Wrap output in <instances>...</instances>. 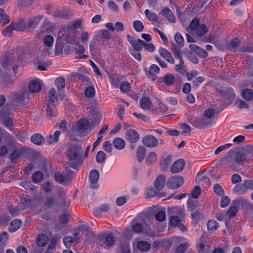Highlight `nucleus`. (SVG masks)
<instances>
[{
    "label": "nucleus",
    "instance_id": "1",
    "mask_svg": "<svg viewBox=\"0 0 253 253\" xmlns=\"http://www.w3.org/2000/svg\"><path fill=\"white\" fill-rule=\"evenodd\" d=\"M23 59L22 52L19 50L14 51L4 57L0 63L4 70H12L14 73L16 74Z\"/></svg>",
    "mask_w": 253,
    "mask_h": 253
},
{
    "label": "nucleus",
    "instance_id": "2",
    "mask_svg": "<svg viewBox=\"0 0 253 253\" xmlns=\"http://www.w3.org/2000/svg\"><path fill=\"white\" fill-rule=\"evenodd\" d=\"M83 154V151L81 146L73 145L70 146L66 151L68 164L74 169H78L82 164Z\"/></svg>",
    "mask_w": 253,
    "mask_h": 253
},
{
    "label": "nucleus",
    "instance_id": "3",
    "mask_svg": "<svg viewBox=\"0 0 253 253\" xmlns=\"http://www.w3.org/2000/svg\"><path fill=\"white\" fill-rule=\"evenodd\" d=\"M169 223L172 226L177 227L182 231L186 230V227L181 223V218L183 216V210L179 207L169 208Z\"/></svg>",
    "mask_w": 253,
    "mask_h": 253
},
{
    "label": "nucleus",
    "instance_id": "4",
    "mask_svg": "<svg viewBox=\"0 0 253 253\" xmlns=\"http://www.w3.org/2000/svg\"><path fill=\"white\" fill-rule=\"evenodd\" d=\"M184 183L182 177L175 175L170 178L167 182V186L171 189H176L181 186Z\"/></svg>",
    "mask_w": 253,
    "mask_h": 253
},
{
    "label": "nucleus",
    "instance_id": "5",
    "mask_svg": "<svg viewBox=\"0 0 253 253\" xmlns=\"http://www.w3.org/2000/svg\"><path fill=\"white\" fill-rule=\"evenodd\" d=\"M230 154L234 157L235 161L238 165L246 161L247 157L241 148L230 150Z\"/></svg>",
    "mask_w": 253,
    "mask_h": 253
},
{
    "label": "nucleus",
    "instance_id": "6",
    "mask_svg": "<svg viewBox=\"0 0 253 253\" xmlns=\"http://www.w3.org/2000/svg\"><path fill=\"white\" fill-rule=\"evenodd\" d=\"M142 142L145 146L149 148L156 147L159 144L158 140L152 135H148L143 137Z\"/></svg>",
    "mask_w": 253,
    "mask_h": 253
},
{
    "label": "nucleus",
    "instance_id": "7",
    "mask_svg": "<svg viewBox=\"0 0 253 253\" xmlns=\"http://www.w3.org/2000/svg\"><path fill=\"white\" fill-rule=\"evenodd\" d=\"M127 38L132 47V48H130L129 50H141L142 49L143 43H144L143 41L139 39L136 40L129 35H127Z\"/></svg>",
    "mask_w": 253,
    "mask_h": 253
},
{
    "label": "nucleus",
    "instance_id": "8",
    "mask_svg": "<svg viewBox=\"0 0 253 253\" xmlns=\"http://www.w3.org/2000/svg\"><path fill=\"white\" fill-rule=\"evenodd\" d=\"M4 109L0 111V121L2 124L10 130H11L13 126V122L12 118H6V115L4 112Z\"/></svg>",
    "mask_w": 253,
    "mask_h": 253
},
{
    "label": "nucleus",
    "instance_id": "9",
    "mask_svg": "<svg viewBox=\"0 0 253 253\" xmlns=\"http://www.w3.org/2000/svg\"><path fill=\"white\" fill-rule=\"evenodd\" d=\"M125 138L127 141L130 143H134L138 141L139 135L135 130L129 129L126 131Z\"/></svg>",
    "mask_w": 253,
    "mask_h": 253
},
{
    "label": "nucleus",
    "instance_id": "10",
    "mask_svg": "<svg viewBox=\"0 0 253 253\" xmlns=\"http://www.w3.org/2000/svg\"><path fill=\"white\" fill-rule=\"evenodd\" d=\"M132 231L136 234L148 233L150 230V227L146 225L145 227L141 223L136 222L131 227Z\"/></svg>",
    "mask_w": 253,
    "mask_h": 253
},
{
    "label": "nucleus",
    "instance_id": "11",
    "mask_svg": "<svg viewBox=\"0 0 253 253\" xmlns=\"http://www.w3.org/2000/svg\"><path fill=\"white\" fill-rule=\"evenodd\" d=\"M90 186L92 188L97 189L98 187L97 181L99 178V173L96 169L92 170L89 173Z\"/></svg>",
    "mask_w": 253,
    "mask_h": 253
},
{
    "label": "nucleus",
    "instance_id": "12",
    "mask_svg": "<svg viewBox=\"0 0 253 253\" xmlns=\"http://www.w3.org/2000/svg\"><path fill=\"white\" fill-rule=\"evenodd\" d=\"M43 16L42 14L37 15L28 20L27 27L29 29H34L39 24Z\"/></svg>",
    "mask_w": 253,
    "mask_h": 253
},
{
    "label": "nucleus",
    "instance_id": "13",
    "mask_svg": "<svg viewBox=\"0 0 253 253\" xmlns=\"http://www.w3.org/2000/svg\"><path fill=\"white\" fill-rule=\"evenodd\" d=\"M211 124V122L209 120L206 118L201 117L195 119L193 125L198 128L202 129Z\"/></svg>",
    "mask_w": 253,
    "mask_h": 253
},
{
    "label": "nucleus",
    "instance_id": "14",
    "mask_svg": "<svg viewBox=\"0 0 253 253\" xmlns=\"http://www.w3.org/2000/svg\"><path fill=\"white\" fill-rule=\"evenodd\" d=\"M189 48L192 52L194 53L200 57L205 58L208 55V53L206 51L196 44H190Z\"/></svg>",
    "mask_w": 253,
    "mask_h": 253
},
{
    "label": "nucleus",
    "instance_id": "15",
    "mask_svg": "<svg viewBox=\"0 0 253 253\" xmlns=\"http://www.w3.org/2000/svg\"><path fill=\"white\" fill-rule=\"evenodd\" d=\"M89 123L86 119H80L77 124V130L81 134H83L89 127Z\"/></svg>",
    "mask_w": 253,
    "mask_h": 253
},
{
    "label": "nucleus",
    "instance_id": "16",
    "mask_svg": "<svg viewBox=\"0 0 253 253\" xmlns=\"http://www.w3.org/2000/svg\"><path fill=\"white\" fill-rule=\"evenodd\" d=\"M234 157L230 154V151H229L226 156L223 158L222 161L225 166L230 167L232 169L236 168V165H238L235 162Z\"/></svg>",
    "mask_w": 253,
    "mask_h": 253
},
{
    "label": "nucleus",
    "instance_id": "17",
    "mask_svg": "<svg viewBox=\"0 0 253 253\" xmlns=\"http://www.w3.org/2000/svg\"><path fill=\"white\" fill-rule=\"evenodd\" d=\"M185 163L182 159L175 161L170 168V171L172 173H176L181 171L184 168Z\"/></svg>",
    "mask_w": 253,
    "mask_h": 253
},
{
    "label": "nucleus",
    "instance_id": "18",
    "mask_svg": "<svg viewBox=\"0 0 253 253\" xmlns=\"http://www.w3.org/2000/svg\"><path fill=\"white\" fill-rule=\"evenodd\" d=\"M160 14L165 17L171 23H175L176 18L172 11L168 7H165L160 12Z\"/></svg>",
    "mask_w": 253,
    "mask_h": 253
},
{
    "label": "nucleus",
    "instance_id": "19",
    "mask_svg": "<svg viewBox=\"0 0 253 253\" xmlns=\"http://www.w3.org/2000/svg\"><path fill=\"white\" fill-rule=\"evenodd\" d=\"M29 93L27 90H24L21 92L16 93L13 96V100L20 104L22 103L25 99L29 98Z\"/></svg>",
    "mask_w": 253,
    "mask_h": 253
},
{
    "label": "nucleus",
    "instance_id": "20",
    "mask_svg": "<svg viewBox=\"0 0 253 253\" xmlns=\"http://www.w3.org/2000/svg\"><path fill=\"white\" fill-rule=\"evenodd\" d=\"M160 54L165 58L168 62L171 64H174L175 62L174 59L172 56L171 53L167 49L161 47L159 49Z\"/></svg>",
    "mask_w": 253,
    "mask_h": 253
},
{
    "label": "nucleus",
    "instance_id": "21",
    "mask_svg": "<svg viewBox=\"0 0 253 253\" xmlns=\"http://www.w3.org/2000/svg\"><path fill=\"white\" fill-rule=\"evenodd\" d=\"M28 88L31 92L37 93L41 90L42 85L39 81L34 80L30 82Z\"/></svg>",
    "mask_w": 253,
    "mask_h": 253
},
{
    "label": "nucleus",
    "instance_id": "22",
    "mask_svg": "<svg viewBox=\"0 0 253 253\" xmlns=\"http://www.w3.org/2000/svg\"><path fill=\"white\" fill-rule=\"evenodd\" d=\"M25 149L23 147L17 148L15 149L10 154V159L11 162H15L19 158L23 155L25 151Z\"/></svg>",
    "mask_w": 253,
    "mask_h": 253
},
{
    "label": "nucleus",
    "instance_id": "23",
    "mask_svg": "<svg viewBox=\"0 0 253 253\" xmlns=\"http://www.w3.org/2000/svg\"><path fill=\"white\" fill-rule=\"evenodd\" d=\"M166 176L161 174L159 175L155 181V186L158 191L162 190L165 185Z\"/></svg>",
    "mask_w": 253,
    "mask_h": 253
},
{
    "label": "nucleus",
    "instance_id": "24",
    "mask_svg": "<svg viewBox=\"0 0 253 253\" xmlns=\"http://www.w3.org/2000/svg\"><path fill=\"white\" fill-rule=\"evenodd\" d=\"M135 245L140 251L147 252L150 249L151 245L147 241H135Z\"/></svg>",
    "mask_w": 253,
    "mask_h": 253
},
{
    "label": "nucleus",
    "instance_id": "25",
    "mask_svg": "<svg viewBox=\"0 0 253 253\" xmlns=\"http://www.w3.org/2000/svg\"><path fill=\"white\" fill-rule=\"evenodd\" d=\"M171 51L175 56V57L180 60H183L182 51L181 48L182 47L179 46L174 43L172 44Z\"/></svg>",
    "mask_w": 253,
    "mask_h": 253
},
{
    "label": "nucleus",
    "instance_id": "26",
    "mask_svg": "<svg viewBox=\"0 0 253 253\" xmlns=\"http://www.w3.org/2000/svg\"><path fill=\"white\" fill-rule=\"evenodd\" d=\"M247 192L245 183L237 184L233 189V192L236 194H243Z\"/></svg>",
    "mask_w": 253,
    "mask_h": 253
},
{
    "label": "nucleus",
    "instance_id": "27",
    "mask_svg": "<svg viewBox=\"0 0 253 253\" xmlns=\"http://www.w3.org/2000/svg\"><path fill=\"white\" fill-rule=\"evenodd\" d=\"M100 242H101L100 244L101 245H103V244H104L107 247H109L114 244L115 239L112 234H108L102 241Z\"/></svg>",
    "mask_w": 253,
    "mask_h": 253
},
{
    "label": "nucleus",
    "instance_id": "28",
    "mask_svg": "<svg viewBox=\"0 0 253 253\" xmlns=\"http://www.w3.org/2000/svg\"><path fill=\"white\" fill-rule=\"evenodd\" d=\"M31 140L33 143L41 145L45 141V139L41 134L36 133L32 136Z\"/></svg>",
    "mask_w": 253,
    "mask_h": 253
},
{
    "label": "nucleus",
    "instance_id": "29",
    "mask_svg": "<svg viewBox=\"0 0 253 253\" xmlns=\"http://www.w3.org/2000/svg\"><path fill=\"white\" fill-rule=\"evenodd\" d=\"M113 145L116 149L122 150L125 147L126 142L122 138L117 137L114 139Z\"/></svg>",
    "mask_w": 253,
    "mask_h": 253
},
{
    "label": "nucleus",
    "instance_id": "30",
    "mask_svg": "<svg viewBox=\"0 0 253 253\" xmlns=\"http://www.w3.org/2000/svg\"><path fill=\"white\" fill-rule=\"evenodd\" d=\"M151 104V102L148 97H144L140 100V106L144 110L150 109Z\"/></svg>",
    "mask_w": 253,
    "mask_h": 253
},
{
    "label": "nucleus",
    "instance_id": "31",
    "mask_svg": "<svg viewBox=\"0 0 253 253\" xmlns=\"http://www.w3.org/2000/svg\"><path fill=\"white\" fill-rule=\"evenodd\" d=\"M196 180L202 186L208 185L210 183V180L209 177L203 174L198 175L196 178Z\"/></svg>",
    "mask_w": 253,
    "mask_h": 253
},
{
    "label": "nucleus",
    "instance_id": "32",
    "mask_svg": "<svg viewBox=\"0 0 253 253\" xmlns=\"http://www.w3.org/2000/svg\"><path fill=\"white\" fill-rule=\"evenodd\" d=\"M198 246L199 253H209L211 251L210 245L207 244L206 242L201 241L200 243L198 244Z\"/></svg>",
    "mask_w": 253,
    "mask_h": 253
},
{
    "label": "nucleus",
    "instance_id": "33",
    "mask_svg": "<svg viewBox=\"0 0 253 253\" xmlns=\"http://www.w3.org/2000/svg\"><path fill=\"white\" fill-rule=\"evenodd\" d=\"M22 222L20 220L16 219L13 220L10 223L8 230L10 232H14L17 231L21 226Z\"/></svg>",
    "mask_w": 253,
    "mask_h": 253
},
{
    "label": "nucleus",
    "instance_id": "34",
    "mask_svg": "<svg viewBox=\"0 0 253 253\" xmlns=\"http://www.w3.org/2000/svg\"><path fill=\"white\" fill-rule=\"evenodd\" d=\"M164 83L168 86L172 85L175 82V77L171 74H167L163 78Z\"/></svg>",
    "mask_w": 253,
    "mask_h": 253
},
{
    "label": "nucleus",
    "instance_id": "35",
    "mask_svg": "<svg viewBox=\"0 0 253 253\" xmlns=\"http://www.w3.org/2000/svg\"><path fill=\"white\" fill-rule=\"evenodd\" d=\"M145 154H146V148L142 146H139L137 148V151H136V157H137V160L139 162H141L143 160V159H144Z\"/></svg>",
    "mask_w": 253,
    "mask_h": 253
},
{
    "label": "nucleus",
    "instance_id": "36",
    "mask_svg": "<svg viewBox=\"0 0 253 253\" xmlns=\"http://www.w3.org/2000/svg\"><path fill=\"white\" fill-rule=\"evenodd\" d=\"M46 108V115L48 118H50L55 116L56 112L55 104H47Z\"/></svg>",
    "mask_w": 253,
    "mask_h": 253
},
{
    "label": "nucleus",
    "instance_id": "37",
    "mask_svg": "<svg viewBox=\"0 0 253 253\" xmlns=\"http://www.w3.org/2000/svg\"><path fill=\"white\" fill-rule=\"evenodd\" d=\"M157 154L156 152H152L149 153L146 156V163L147 165H150L157 161Z\"/></svg>",
    "mask_w": 253,
    "mask_h": 253
},
{
    "label": "nucleus",
    "instance_id": "38",
    "mask_svg": "<svg viewBox=\"0 0 253 253\" xmlns=\"http://www.w3.org/2000/svg\"><path fill=\"white\" fill-rule=\"evenodd\" d=\"M144 13L149 21L153 23L158 22V16L156 13L151 12L149 9L145 10Z\"/></svg>",
    "mask_w": 253,
    "mask_h": 253
},
{
    "label": "nucleus",
    "instance_id": "39",
    "mask_svg": "<svg viewBox=\"0 0 253 253\" xmlns=\"http://www.w3.org/2000/svg\"><path fill=\"white\" fill-rule=\"evenodd\" d=\"M47 237L44 234L39 235L37 239V244L39 247H44L47 243Z\"/></svg>",
    "mask_w": 253,
    "mask_h": 253
},
{
    "label": "nucleus",
    "instance_id": "40",
    "mask_svg": "<svg viewBox=\"0 0 253 253\" xmlns=\"http://www.w3.org/2000/svg\"><path fill=\"white\" fill-rule=\"evenodd\" d=\"M49 103L48 104H55V102L57 101V96L56 90L54 88H52L49 92Z\"/></svg>",
    "mask_w": 253,
    "mask_h": 253
},
{
    "label": "nucleus",
    "instance_id": "41",
    "mask_svg": "<svg viewBox=\"0 0 253 253\" xmlns=\"http://www.w3.org/2000/svg\"><path fill=\"white\" fill-rule=\"evenodd\" d=\"M60 134L61 132L60 131H56L53 136L50 135L47 137L46 140L47 142L49 144L57 143L58 141V137Z\"/></svg>",
    "mask_w": 253,
    "mask_h": 253
},
{
    "label": "nucleus",
    "instance_id": "42",
    "mask_svg": "<svg viewBox=\"0 0 253 253\" xmlns=\"http://www.w3.org/2000/svg\"><path fill=\"white\" fill-rule=\"evenodd\" d=\"M14 30L17 31H24L26 29L24 20L22 19L16 23H12Z\"/></svg>",
    "mask_w": 253,
    "mask_h": 253
},
{
    "label": "nucleus",
    "instance_id": "43",
    "mask_svg": "<svg viewBox=\"0 0 253 253\" xmlns=\"http://www.w3.org/2000/svg\"><path fill=\"white\" fill-rule=\"evenodd\" d=\"M172 156L171 155L168 156L161 163V167L163 170H166L168 169L172 161Z\"/></svg>",
    "mask_w": 253,
    "mask_h": 253
},
{
    "label": "nucleus",
    "instance_id": "44",
    "mask_svg": "<svg viewBox=\"0 0 253 253\" xmlns=\"http://www.w3.org/2000/svg\"><path fill=\"white\" fill-rule=\"evenodd\" d=\"M242 96L246 100H251L253 97V92L251 89H245L242 92Z\"/></svg>",
    "mask_w": 253,
    "mask_h": 253
},
{
    "label": "nucleus",
    "instance_id": "45",
    "mask_svg": "<svg viewBox=\"0 0 253 253\" xmlns=\"http://www.w3.org/2000/svg\"><path fill=\"white\" fill-rule=\"evenodd\" d=\"M54 178L57 182L61 184L66 183L68 180L67 177L65 176L60 172L55 173L54 174Z\"/></svg>",
    "mask_w": 253,
    "mask_h": 253
},
{
    "label": "nucleus",
    "instance_id": "46",
    "mask_svg": "<svg viewBox=\"0 0 253 253\" xmlns=\"http://www.w3.org/2000/svg\"><path fill=\"white\" fill-rule=\"evenodd\" d=\"M179 61L180 63L178 65H175V69L177 72L182 75H185L186 73H187V71L184 66V60H180Z\"/></svg>",
    "mask_w": 253,
    "mask_h": 253
},
{
    "label": "nucleus",
    "instance_id": "47",
    "mask_svg": "<svg viewBox=\"0 0 253 253\" xmlns=\"http://www.w3.org/2000/svg\"><path fill=\"white\" fill-rule=\"evenodd\" d=\"M196 33L198 36L201 37L208 32V28L204 24L200 25L195 30Z\"/></svg>",
    "mask_w": 253,
    "mask_h": 253
},
{
    "label": "nucleus",
    "instance_id": "48",
    "mask_svg": "<svg viewBox=\"0 0 253 253\" xmlns=\"http://www.w3.org/2000/svg\"><path fill=\"white\" fill-rule=\"evenodd\" d=\"M43 42L44 45L47 47H50L52 46L53 42H54V38L53 37L49 35L45 36L43 40Z\"/></svg>",
    "mask_w": 253,
    "mask_h": 253
},
{
    "label": "nucleus",
    "instance_id": "49",
    "mask_svg": "<svg viewBox=\"0 0 253 253\" xmlns=\"http://www.w3.org/2000/svg\"><path fill=\"white\" fill-rule=\"evenodd\" d=\"M9 22V19L4 10L0 8V23L2 25H5Z\"/></svg>",
    "mask_w": 253,
    "mask_h": 253
},
{
    "label": "nucleus",
    "instance_id": "50",
    "mask_svg": "<svg viewBox=\"0 0 253 253\" xmlns=\"http://www.w3.org/2000/svg\"><path fill=\"white\" fill-rule=\"evenodd\" d=\"M218 223L214 220H210L207 223V227L209 231L212 232L217 229Z\"/></svg>",
    "mask_w": 253,
    "mask_h": 253
},
{
    "label": "nucleus",
    "instance_id": "51",
    "mask_svg": "<svg viewBox=\"0 0 253 253\" xmlns=\"http://www.w3.org/2000/svg\"><path fill=\"white\" fill-rule=\"evenodd\" d=\"M238 211V207L236 205L233 204V203L232 202L229 209L227 211V213L230 218H232L235 216Z\"/></svg>",
    "mask_w": 253,
    "mask_h": 253
},
{
    "label": "nucleus",
    "instance_id": "52",
    "mask_svg": "<svg viewBox=\"0 0 253 253\" xmlns=\"http://www.w3.org/2000/svg\"><path fill=\"white\" fill-rule=\"evenodd\" d=\"M44 176L43 173L40 171H36L32 176V178L33 180V181L35 183H38L43 179Z\"/></svg>",
    "mask_w": 253,
    "mask_h": 253
},
{
    "label": "nucleus",
    "instance_id": "53",
    "mask_svg": "<svg viewBox=\"0 0 253 253\" xmlns=\"http://www.w3.org/2000/svg\"><path fill=\"white\" fill-rule=\"evenodd\" d=\"M55 84L59 90L62 89L65 87V80L63 77L57 78L55 82Z\"/></svg>",
    "mask_w": 253,
    "mask_h": 253
},
{
    "label": "nucleus",
    "instance_id": "54",
    "mask_svg": "<svg viewBox=\"0 0 253 253\" xmlns=\"http://www.w3.org/2000/svg\"><path fill=\"white\" fill-rule=\"evenodd\" d=\"M233 204L236 205L238 207L239 206L246 207L247 205V201L243 197H240L235 199L233 201Z\"/></svg>",
    "mask_w": 253,
    "mask_h": 253
},
{
    "label": "nucleus",
    "instance_id": "55",
    "mask_svg": "<svg viewBox=\"0 0 253 253\" xmlns=\"http://www.w3.org/2000/svg\"><path fill=\"white\" fill-rule=\"evenodd\" d=\"M95 91L93 86H89L84 90V95L88 98H91L95 95Z\"/></svg>",
    "mask_w": 253,
    "mask_h": 253
},
{
    "label": "nucleus",
    "instance_id": "56",
    "mask_svg": "<svg viewBox=\"0 0 253 253\" xmlns=\"http://www.w3.org/2000/svg\"><path fill=\"white\" fill-rule=\"evenodd\" d=\"M199 19L198 18L193 19L191 22L189 27L187 28V30L189 31V30L192 31H195L197 27L200 25Z\"/></svg>",
    "mask_w": 253,
    "mask_h": 253
},
{
    "label": "nucleus",
    "instance_id": "57",
    "mask_svg": "<svg viewBox=\"0 0 253 253\" xmlns=\"http://www.w3.org/2000/svg\"><path fill=\"white\" fill-rule=\"evenodd\" d=\"M14 30L13 24L11 23L2 31V35L4 37H10L12 35V31Z\"/></svg>",
    "mask_w": 253,
    "mask_h": 253
},
{
    "label": "nucleus",
    "instance_id": "58",
    "mask_svg": "<svg viewBox=\"0 0 253 253\" xmlns=\"http://www.w3.org/2000/svg\"><path fill=\"white\" fill-rule=\"evenodd\" d=\"M159 71V67L155 64H153L150 66L149 68V75L151 77H153L156 74H158Z\"/></svg>",
    "mask_w": 253,
    "mask_h": 253
},
{
    "label": "nucleus",
    "instance_id": "59",
    "mask_svg": "<svg viewBox=\"0 0 253 253\" xmlns=\"http://www.w3.org/2000/svg\"><path fill=\"white\" fill-rule=\"evenodd\" d=\"M166 216L165 211L160 210L156 213L155 218L158 221L163 222L165 220Z\"/></svg>",
    "mask_w": 253,
    "mask_h": 253
},
{
    "label": "nucleus",
    "instance_id": "60",
    "mask_svg": "<svg viewBox=\"0 0 253 253\" xmlns=\"http://www.w3.org/2000/svg\"><path fill=\"white\" fill-rule=\"evenodd\" d=\"M175 42L179 44V46L183 47L184 45V40L181 35L177 33L174 36Z\"/></svg>",
    "mask_w": 253,
    "mask_h": 253
},
{
    "label": "nucleus",
    "instance_id": "61",
    "mask_svg": "<svg viewBox=\"0 0 253 253\" xmlns=\"http://www.w3.org/2000/svg\"><path fill=\"white\" fill-rule=\"evenodd\" d=\"M133 27L137 32H142L144 29V25L142 22L139 20L135 21L133 22Z\"/></svg>",
    "mask_w": 253,
    "mask_h": 253
},
{
    "label": "nucleus",
    "instance_id": "62",
    "mask_svg": "<svg viewBox=\"0 0 253 253\" xmlns=\"http://www.w3.org/2000/svg\"><path fill=\"white\" fill-rule=\"evenodd\" d=\"M241 149L245 154L246 157L247 156L253 155V146L249 145Z\"/></svg>",
    "mask_w": 253,
    "mask_h": 253
},
{
    "label": "nucleus",
    "instance_id": "63",
    "mask_svg": "<svg viewBox=\"0 0 253 253\" xmlns=\"http://www.w3.org/2000/svg\"><path fill=\"white\" fill-rule=\"evenodd\" d=\"M201 187L199 186H196L191 192L192 198L197 199L201 194Z\"/></svg>",
    "mask_w": 253,
    "mask_h": 253
},
{
    "label": "nucleus",
    "instance_id": "64",
    "mask_svg": "<svg viewBox=\"0 0 253 253\" xmlns=\"http://www.w3.org/2000/svg\"><path fill=\"white\" fill-rule=\"evenodd\" d=\"M130 85L126 82H124L121 83L120 85V89L124 93H127L130 91Z\"/></svg>",
    "mask_w": 253,
    "mask_h": 253
}]
</instances>
